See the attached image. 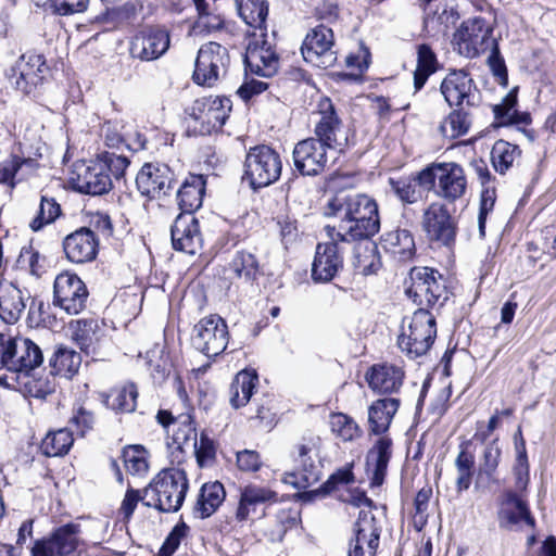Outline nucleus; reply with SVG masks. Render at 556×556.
I'll use <instances>...</instances> for the list:
<instances>
[{
  "label": "nucleus",
  "mask_w": 556,
  "mask_h": 556,
  "mask_svg": "<svg viewBox=\"0 0 556 556\" xmlns=\"http://www.w3.org/2000/svg\"><path fill=\"white\" fill-rule=\"evenodd\" d=\"M451 111L442 118L438 131L443 138L455 140L470 131L475 112L482 105V92L466 68H451L439 87Z\"/></svg>",
  "instance_id": "obj_1"
},
{
  "label": "nucleus",
  "mask_w": 556,
  "mask_h": 556,
  "mask_svg": "<svg viewBox=\"0 0 556 556\" xmlns=\"http://www.w3.org/2000/svg\"><path fill=\"white\" fill-rule=\"evenodd\" d=\"M324 214L339 219V240L368 241L380 230L378 203L365 193L336 194L326 203Z\"/></svg>",
  "instance_id": "obj_2"
},
{
  "label": "nucleus",
  "mask_w": 556,
  "mask_h": 556,
  "mask_svg": "<svg viewBox=\"0 0 556 556\" xmlns=\"http://www.w3.org/2000/svg\"><path fill=\"white\" fill-rule=\"evenodd\" d=\"M406 296L418 306L439 312L454 295L450 279L430 266H414L405 280Z\"/></svg>",
  "instance_id": "obj_3"
},
{
  "label": "nucleus",
  "mask_w": 556,
  "mask_h": 556,
  "mask_svg": "<svg viewBox=\"0 0 556 556\" xmlns=\"http://www.w3.org/2000/svg\"><path fill=\"white\" fill-rule=\"evenodd\" d=\"M188 491L189 479L184 468H163L144 486V494L149 495L144 506L163 514L177 513Z\"/></svg>",
  "instance_id": "obj_4"
},
{
  "label": "nucleus",
  "mask_w": 556,
  "mask_h": 556,
  "mask_svg": "<svg viewBox=\"0 0 556 556\" xmlns=\"http://www.w3.org/2000/svg\"><path fill=\"white\" fill-rule=\"evenodd\" d=\"M421 180L429 184V190L446 206L464 199L469 188L466 169L457 162L429 163L424 167Z\"/></svg>",
  "instance_id": "obj_5"
},
{
  "label": "nucleus",
  "mask_w": 556,
  "mask_h": 556,
  "mask_svg": "<svg viewBox=\"0 0 556 556\" xmlns=\"http://www.w3.org/2000/svg\"><path fill=\"white\" fill-rule=\"evenodd\" d=\"M282 166L281 154L271 146L260 143L247 151L241 179L250 189L258 191L280 179Z\"/></svg>",
  "instance_id": "obj_6"
},
{
  "label": "nucleus",
  "mask_w": 556,
  "mask_h": 556,
  "mask_svg": "<svg viewBox=\"0 0 556 556\" xmlns=\"http://www.w3.org/2000/svg\"><path fill=\"white\" fill-rule=\"evenodd\" d=\"M155 420L165 432L167 447L172 451V463L175 460L181 465L185 460V450L195 445L198 438L197 420L194 409L175 414L172 409L160 408Z\"/></svg>",
  "instance_id": "obj_7"
},
{
  "label": "nucleus",
  "mask_w": 556,
  "mask_h": 556,
  "mask_svg": "<svg viewBox=\"0 0 556 556\" xmlns=\"http://www.w3.org/2000/svg\"><path fill=\"white\" fill-rule=\"evenodd\" d=\"M315 117L312 138L330 150L344 153L349 148V127L341 111L328 96H323L312 113Z\"/></svg>",
  "instance_id": "obj_8"
},
{
  "label": "nucleus",
  "mask_w": 556,
  "mask_h": 556,
  "mask_svg": "<svg viewBox=\"0 0 556 556\" xmlns=\"http://www.w3.org/2000/svg\"><path fill=\"white\" fill-rule=\"evenodd\" d=\"M231 111L232 101L229 97L208 96L195 99L184 112L194 134L210 136L223 130Z\"/></svg>",
  "instance_id": "obj_9"
},
{
  "label": "nucleus",
  "mask_w": 556,
  "mask_h": 556,
  "mask_svg": "<svg viewBox=\"0 0 556 556\" xmlns=\"http://www.w3.org/2000/svg\"><path fill=\"white\" fill-rule=\"evenodd\" d=\"M437 338V318L427 308H417L407 328L402 327L397 336L396 345L409 359H417L426 355L432 348Z\"/></svg>",
  "instance_id": "obj_10"
},
{
  "label": "nucleus",
  "mask_w": 556,
  "mask_h": 556,
  "mask_svg": "<svg viewBox=\"0 0 556 556\" xmlns=\"http://www.w3.org/2000/svg\"><path fill=\"white\" fill-rule=\"evenodd\" d=\"M420 227L430 248L454 250L458 222L445 203L434 201L424 208Z\"/></svg>",
  "instance_id": "obj_11"
},
{
  "label": "nucleus",
  "mask_w": 556,
  "mask_h": 556,
  "mask_svg": "<svg viewBox=\"0 0 556 556\" xmlns=\"http://www.w3.org/2000/svg\"><path fill=\"white\" fill-rule=\"evenodd\" d=\"M321 444L323 440L318 434L313 431L305 432L291 452L295 468L285 472L281 481L296 490H305L318 481L319 471L312 453H318Z\"/></svg>",
  "instance_id": "obj_12"
},
{
  "label": "nucleus",
  "mask_w": 556,
  "mask_h": 556,
  "mask_svg": "<svg viewBox=\"0 0 556 556\" xmlns=\"http://www.w3.org/2000/svg\"><path fill=\"white\" fill-rule=\"evenodd\" d=\"M52 299L60 311L68 316H77L88 309L90 291L77 273L64 269L53 280Z\"/></svg>",
  "instance_id": "obj_13"
},
{
  "label": "nucleus",
  "mask_w": 556,
  "mask_h": 556,
  "mask_svg": "<svg viewBox=\"0 0 556 556\" xmlns=\"http://www.w3.org/2000/svg\"><path fill=\"white\" fill-rule=\"evenodd\" d=\"M81 526L70 521L54 527L47 536L35 540L30 556H79L85 546Z\"/></svg>",
  "instance_id": "obj_14"
},
{
  "label": "nucleus",
  "mask_w": 556,
  "mask_h": 556,
  "mask_svg": "<svg viewBox=\"0 0 556 556\" xmlns=\"http://www.w3.org/2000/svg\"><path fill=\"white\" fill-rule=\"evenodd\" d=\"M325 231L328 241L318 242L312 263L311 277L316 283L331 282L344 268V250L341 243H350L348 240L337 238V228L327 225Z\"/></svg>",
  "instance_id": "obj_15"
},
{
  "label": "nucleus",
  "mask_w": 556,
  "mask_h": 556,
  "mask_svg": "<svg viewBox=\"0 0 556 556\" xmlns=\"http://www.w3.org/2000/svg\"><path fill=\"white\" fill-rule=\"evenodd\" d=\"M229 339L227 321L216 313L200 318L191 332L192 346L207 357L223 354L228 346Z\"/></svg>",
  "instance_id": "obj_16"
},
{
  "label": "nucleus",
  "mask_w": 556,
  "mask_h": 556,
  "mask_svg": "<svg viewBox=\"0 0 556 556\" xmlns=\"http://www.w3.org/2000/svg\"><path fill=\"white\" fill-rule=\"evenodd\" d=\"M135 182L141 197L151 201L161 200L172 195L177 185V177L167 163L152 161L142 164Z\"/></svg>",
  "instance_id": "obj_17"
},
{
  "label": "nucleus",
  "mask_w": 556,
  "mask_h": 556,
  "mask_svg": "<svg viewBox=\"0 0 556 556\" xmlns=\"http://www.w3.org/2000/svg\"><path fill=\"white\" fill-rule=\"evenodd\" d=\"M170 35L165 26L146 24L139 26L128 40L131 59L150 62L160 59L169 49Z\"/></svg>",
  "instance_id": "obj_18"
},
{
  "label": "nucleus",
  "mask_w": 556,
  "mask_h": 556,
  "mask_svg": "<svg viewBox=\"0 0 556 556\" xmlns=\"http://www.w3.org/2000/svg\"><path fill=\"white\" fill-rule=\"evenodd\" d=\"M336 40L331 27L318 24L311 28L301 47L306 63L321 70L332 67L337 62V52L333 50Z\"/></svg>",
  "instance_id": "obj_19"
},
{
  "label": "nucleus",
  "mask_w": 556,
  "mask_h": 556,
  "mask_svg": "<svg viewBox=\"0 0 556 556\" xmlns=\"http://www.w3.org/2000/svg\"><path fill=\"white\" fill-rule=\"evenodd\" d=\"M228 63L227 48L215 41L202 45L194 63L193 83L205 88L215 87L219 80L220 71L225 70Z\"/></svg>",
  "instance_id": "obj_20"
},
{
  "label": "nucleus",
  "mask_w": 556,
  "mask_h": 556,
  "mask_svg": "<svg viewBox=\"0 0 556 556\" xmlns=\"http://www.w3.org/2000/svg\"><path fill=\"white\" fill-rule=\"evenodd\" d=\"M279 502V495L270 488L248 483L240 488L238 503L235 508V520L241 525H252L265 516L262 505H273Z\"/></svg>",
  "instance_id": "obj_21"
},
{
  "label": "nucleus",
  "mask_w": 556,
  "mask_h": 556,
  "mask_svg": "<svg viewBox=\"0 0 556 556\" xmlns=\"http://www.w3.org/2000/svg\"><path fill=\"white\" fill-rule=\"evenodd\" d=\"M382 528L371 510H361L353 525L348 544V556H376Z\"/></svg>",
  "instance_id": "obj_22"
},
{
  "label": "nucleus",
  "mask_w": 556,
  "mask_h": 556,
  "mask_svg": "<svg viewBox=\"0 0 556 556\" xmlns=\"http://www.w3.org/2000/svg\"><path fill=\"white\" fill-rule=\"evenodd\" d=\"M406 378L403 362L399 364L382 361L370 365L365 372V381L374 394L395 396L401 393Z\"/></svg>",
  "instance_id": "obj_23"
},
{
  "label": "nucleus",
  "mask_w": 556,
  "mask_h": 556,
  "mask_svg": "<svg viewBox=\"0 0 556 556\" xmlns=\"http://www.w3.org/2000/svg\"><path fill=\"white\" fill-rule=\"evenodd\" d=\"M492 34L493 28L488 21L482 16H475L464 21L455 36L460 52L467 58H477L496 45Z\"/></svg>",
  "instance_id": "obj_24"
},
{
  "label": "nucleus",
  "mask_w": 556,
  "mask_h": 556,
  "mask_svg": "<svg viewBox=\"0 0 556 556\" xmlns=\"http://www.w3.org/2000/svg\"><path fill=\"white\" fill-rule=\"evenodd\" d=\"M328 148L316 138L298 141L292 150L294 172L303 177H317L328 169Z\"/></svg>",
  "instance_id": "obj_25"
},
{
  "label": "nucleus",
  "mask_w": 556,
  "mask_h": 556,
  "mask_svg": "<svg viewBox=\"0 0 556 556\" xmlns=\"http://www.w3.org/2000/svg\"><path fill=\"white\" fill-rule=\"evenodd\" d=\"M62 251L71 264L92 263L99 255L100 239L90 227L81 226L63 238Z\"/></svg>",
  "instance_id": "obj_26"
},
{
  "label": "nucleus",
  "mask_w": 556,
  "mask_h": 556,
  "mask_svg": "<svg viewBox=\"0 0 556 556\" xmlns=\"http://www.w3.org/2000/svg\"><path fill=\"white\" fill-rule=\"evenodd\" d=\"M43 363V353L40 346L31 339L13 336L11 353L8 357L7 371L21 376L34 372Z\"/></svg>",
  "instance_id": "obj_27"
},
{
  "label": "nucleus",
  "mask_w": 556,
  "mask_h": 556,
  "mask_svg": "<svg viewBox=\"0 0 556 556\" xmlns=\"http://www.w3.org/2000/svg\"><path fill=\"white\" fill-rule=\"evenodd\" d=\"M470 166L481 186L479 195L478 227L480 236L484 237L488 216L493 212L497 200V179L491 173L488 163L481 157L472 159L470 161Z\"/></svg>",
  "instance_id": "obj_28"
},
{
  "label": "nucleus",
  "mask_w": 556,
  "mask_h": 556,
  "mask_svg": "<svg viewBox=\"0 0 556 556\" xmlns=\"http://www.w3.org/2000/svg\"><path fill=\"white\" fill-rule=\"evenodd\" d=\"M13 71L17 74L15 79L16 90L24 94H30L38 86L43 84L50 67L42 54L26 52L22 54Z\"/></svg>",
  "instance_id": "obj_29"
},
{
  "label": "nucleus",
  "mask_w": 556,
  "mask_h": 556,
  "mask_svg": "<svg viewBox=\"0 0 556 556\" xmlns=\"http://www.w3.org/2000/svg\"><path fill=\"white\" fill-rule=\"evenodd\" d=\"M172 247L175 251L194 255L201 248L199 219L194 214L179 213L170 227Z\"/></svg>",
  "instance_id": "obj_30"
},
{
  "label": "nucleus",
  "mask_w": 556,
  "mask_h": 556,
  "mask_svg": "<svg viewBox=\"0 0 556 556\" xmlns=\"http://www.w3.org/2000/svg\"><path fill=\"white\" fill-rule=\"evenodd\" d=\"M382 251L396 264H407L417 255L415 237L409 229L396 227L379 237Z\"/></svg>",
  "instance_id": "obj_31"
},
{
  "label": "nucleus",
  "mask_w": 556,
  "mask_h": 556,
  "mask_svg": "<svg viewBox=\"0 0 556 556\" xmlns=\"http://www.w3.org/2000/svg\"><path fill=\"white\" fill-rule=\"evenodd\" d=\"M402 401L397 396H381L370 403L367 409V432L369 437H391L388 434Z\"/></svg>",
  "instance_id": "obj_32"
},
{
  "label": "nucleus",
  "mask_w": 556,
  "mask_h": 556,
  "mask_svg": "<svg viewBox=\"0 0 556 556\" xmlns=\"http://www.w3.org/2000/svg\"><path fill=\"white\" fill-rule=\"evenodd\" d=\"M502 506H513L511 508H502L498 511V521L500 527L502 529H511L514 526H517L523 522L526 526L531 528L532 530L536 529V519L533 516L530 505L527 500H525L520 494L516 491L507 490L503 494Z\"/></svg>",
  "instance_id": "obj_33"
},
{
  "label": "nucleus",
  "mask_w": 556,
  "mask_h": 556,
  "mask_svg": "<svg viewBox=\"0 0 556 556\" xmlns=\"http://www.w3.org/2000/svg\"><path fill=\"white\" fill-rule=\"evenodd\" d=\"M393 455V439L377 437L366 455V470L371 472L369 485L381 486L384 483L388 466Z\"/></svg>",
  "instance_id": "obj_34"
},
{
  "label": "nucleus",
  "mask_w": 556,
  "mask_h": 556,
  "mask_svg": "<svg viewBox=\"0 0 556 556\" xmlns=\"http://www.w3.org/2000/svg\"><path fill=\"white\" fill-rule=\"evenodd\" d=\"M248 420L257 429L270 432L280 420L279 402L274 393L256 395L249 408Z\"/></svg>",
  "instance_id": "obj_35"
},
{
  "label": "nucleus",
  "mask_w": 556,
  "mask_h": 556,
  "mask_svg": "<svg viewBox=\"0 0 556 556\" xmlns=\"http://www.w3.org/2000/svg\"><path fill=\"white\" fill-rule=\"evenodd\" d=\"M207 177L189 173L176 191V203L180 213L194 214L202 207L206 192Z\"/></svg>",
  "instance_id": "obj_36"
},
{
  "label": "nucleus",
  "mask_w": 556,
  "mask_h": 556,
  "mask_svg": "<svg viewBox=\"0 0 556 556\" xmlns=\"http://www.w3.org/2000/svg\"><path fill=\"white\" fill-rule=\"evenodd\" d=\"M244 63L251 73L263 77L276 74L279 56L275 49L266 41L250 42L244 53Z\"/></svg>",
  "instance_id": "obj_37"
},
{
  "label": "nucleus",
  "mask_w": 556,
  "mask_h": 556,
  "mask_svg": "<svg viewBox=\"0 0 556 556\" xmlns=\"http://www.w3.org/2000/svg\"><path fill=\"white\" fill-rule=\"evenodd\" d=\"M226 496V489L220 481L204 482L200 486L195 501L192 504V516L200 520L208 519L223 506Z\"/></svg>",
  "instance_id": "obj_38"
},
{
  "label": "nucleus",
  "mask_w": 556,
  "mask_h": 556,
  "mask_svg": "<svg viewBox=\"0 0 556 556\" xmlns=\"http://www.w3.org/2000/svg\"><path fill=\"white\" fill-rule=\"evenodd\" d=\"M28 299L27 292L17 285L0 280V319L7 325H15L25 313Z\"/></svg>",
  "instance_id": "obj_39"
},
{
  "label": "nucleus",
  "mask_w": 556,
  "mask_h": 556,
  "mask_svg": "<svg viewBox=\"0 0 556 556\" xmlns=\"http://www.w3.org/2000/svg\"><path fill=\"white\" fill-rule=\"evenodd\" d=\"M139 388L131 380L115 384L102 395V403L115 415H127L136 412Z\"/></svg>",
  "instance_id": "obj_40"
},
{
  "label": "nucleus",
  "mask_w": 556,
  "mask_h": 556,
  "mask_svg": "<svg viewBox=\"0 0 556 556\" xmlns=\"http://www.w3.org/2000/svg\"><path fill=\"white\" fill-rule=\"evenodd\" d=\"M260 383V376L255 368H244L238 371L228 389L229 404L233 409L245 407L252 403L253 395H258L256 389Z\"/></svg>",
  "instance_id": "obj_41"
},
{
  "label": "nucleus",
  "mask_w": 556,
  "mask_h": 556,
  "mask_svg": "<svg viewBox=\"0 0 556 556\" xmlns=\"http://www.w3.org/2000/svg\"><path fill=\"white\" fill-rule=\"evenodd\" d=\"M229 269L233 278L251 288H257L260 279L265 276L264 265L257 255L245 249L235 253L229 263Z\"/></svg>",
  "instance_id": "obj_42"
},
{
  "label": "nucleus",
  "mask_w": 556,
  "mask_h": 556,
  "mask_svg": "<svg viewBox=\"0 0 556 556\" xmlns=\"http://www.w3.org/2000/svg\"><path fill=\"white\" fill-rule=\"evenodd\" d=\"M105 321L97 317L79 318L70 323L73 341L86 353L96 350L105 337Z\"/></svg>",
  "instance_id": "obj_43"
},
{
  "label": "nucleus",
  "mask_w": 556,
  "mask_h": 556,
  "mask_svg": "<svg viewBox=\"0 0 556 556\" xmlns=\"http://www.w3.org/2000/svg\"><path fill=\"white\" fill-rule=\"evenodd\" d=\"M58 309L53 299L49 302L38 296L31 298L26 317L27 326L34 329H62L65 320L59 316Z\"/></svg>",
  "instance_id": "obj_44"
},
{
  "label": "nucleus",
  "mask_w": 556,
  "mask_h": 556,
  "mask_svg": "<svg viewBox=\"0 0 556 556\" xmlns=\"http://www.w3.org/2000/svg\"><path fill=\"white\" fill-rule=\"evenodd\" d=\"M77 189L86 194L101 195L108 193L113 188V182L110 174L104 169V166L99 161L98 156L90 161V164L85 167L83 174L77 176Z\"/></svg>",
  "instance_id": "obj_45"
},
{
  "label": "nucleus",
  "mask_w": 556,
  "mask_h": 556,
  "mask_svg": "<svg viewBox=\"0 0 556 556\" xmlns=\"http://www.w3.org/2000/svg\"><path fill=\"white\" fill-rule=\"evenodd\" d=\"M418 8L428 23H437L450 28L460 18L459 5L456 0H417Z\"/></svg>",
  "instance_id": "obj_46"
},
{
  "label": "nucleus",
  "mask_w": 556,
  "mask_h": 556,
  "mask_svg": "<svg viewBox=\"0 0 556 556\" xmlns=\"http://www.w3.org/2000/svg\"><path fill=\"white\" fill-rule=\"evenodd\" d=\"M422 174L424 168L409 176L389 178L392 192L403 204H415L422 199L424 191H430L429 184L421 180Z\"/></svg>",
  "instance_id": "obj_47"
},
{
  "label": "nucleus",
  "mask_w": 556,
  "mask_h": 556,
  "mask_svg": "<svg viewBox=\"0 0 556 556\" xmlns=\"http://www.w3.org/2000/svg\"><path fill=\"white\" fill-rule=\"evenodd\" d=\"M81 361L80 353L65 344H58L49 357L50 375L72 378L78 372Z\"/></svg>",
  "instance_id": "obj_48"
},
{
  "label": "nucleus",
  "mask_w": 556,
  "mask_h": 556,
  "mask_svg": "<svg viewBox=\"0 0 556 556\" xmlns=\"http://www.w3.org/2000/svg\"><path fill=\"white\" fill-rule=\"evenodd\" d=\"M471 447V440H464L458 445L459 451L454 463L457 471L455 489L458 493L469 490L475 476L476 456Z\"/></svg>",
  "instance_id": "obj_49"
},
{
  "label": "nucleus",
  "mask_w": 556,
  "mask_h": 556,
  "mask_svg": "<svg viewBox=\"0 0 556 556\" xmlns=\"http://www.w3.org/2000/svg\"><path fill=\"white\" fill-rule=\"evenodd\" d=\"M63 215V208L54 197L40 193L39 202L28 222V227L33 232H39L54 224Z\"/></svg>",
  "instance_id": "obj_50"
},
{
  "label": "nucleus",
  "mask_w": 556,
  "mask_h": 556,
  "mask_svg": "<svg viewBox=\"0 0 556 556\" xmlns=\"http://www.w3.org/2000/svg\"><path fill=\"white\" fill-rule=\"evenodd\" d=\"M442 68L438 56L428 43L417 46V65L414 71V89L420 91L429 77Z\"/></svg>",
  "instance_id": "obj_51"
},
{
  "label": "nucleus",
  "mask_w": 556,
  "mask_h": 556,
  "mask_svg": "<svg viewBox=\"0 0 556 556\" xmlns=\"http://www.w3.org/2000/svg\"><path fill=\"white\" fill-rule=\"evenodd\" d=\"M74 432L67 427L49 430L40 442L39 448L46 457H64L74 445Z\"/></svg>",
  "instance_id": "obj_52"
},
{
  "label": "nucleus",
  "mask_w": 556,
  "mask_h": 556,
  "mask_svg": "<svg viewBox=\"0 0 556 556\" xmlns=\"http://www.w3.org/2000/svg\"><path fill=\"white\" fill-rule=\"evenodd\" d=\"M352 265L355 274L364 277L377 275L382 268V261L378 251V245L374 242H367L364 245H356L354 249Z\"/></svg>",
  "instance_id": "obj_53"
},
{
  "label": "nucleus",
  "mask_w": 556,
  "mask_h": 556,
  "mask_svg": "<svg viewBox=\"0 0 556 556\" xmlns=\"http://www.w3.org/2000/svg\"><path fill=\"white\" fill-rule=\"evenodd\" d=\"M522 155V150L518 144L511 143L504 139H498L492 146L490 160L494 170L498 175H506L516 161Z\"/></svg>",
  "instance_id": "obj_54"
},
{
  "label": "nucleus",
  "mask_w": 556,
  "mask_h": 556,
  "mask_svg": "<svg viewBox=\"0 0 556 556\" xmlns=\"http://www.w3.org/2000/svg\"><path fill=\"white\" fill-rule=\"evenodd\" d=\"M146 367L157 383L164 382L169 377L174 363L165 345L155 344L146 352Z\"/></svg>",
  "instance_id": "obj_55"
},
{
  "label": "nucleus",
  "mask_w": 556,
  "mask_h": 556,
  "mask_svg": "<svg viewBox=\"0 0 556 556\" xmlns=\"http://www.w3.org/2000/svg\"><path fill=\"white\" fill-rule=\"evenodd\" d=\"M236 4L239 16L248 26L262 31L267 30L269 14V2L267 0H238Z\"/></svg>",
  "instance_id": "obj_56"
},
{
  "label": "nucleus",
  "mask_w": 556,
  "mask_h": 556,
  "mask_svg": "<svg viewBox=\"0 0 556 556\" xmlns=\"http://www.w3.org/2000/svg\"><path fill=\"white\" fill-rule=\"evenodd\" d=\"M354 464L349 463L345 466L338 468L331 473L328 479L323 482L318 489L312 492L298 493L299 498H311L313 495H329L337 491L340 485L351 484L355 482V475L353 472Z\"/></svg>",
  "instance_id": "obj_57"
},
{
  "label": "nucleus",
  "mask_w": 556,
  "mask_h": 556,
  "mask_svg": "<svg viewBox=\"0 0 556 556\" xmlns=\"http://www.w3.org/2000/svg\"><path fill=\"white\" fill-rule=\"evenodd\" d=\"M329 427L331 433L342 442H352L363 435V430L356 420L342 412L329 414Z\"/></svg>",
  "instance_id": "obj_58"
},
{
  "label": "nucleus",
  "mask_w": 556,
  "mask_h": 556,
  "mask_svg": "<svg viewBox=\"0 0 556 556\" xmlns=\"http://www.w3.org/2000/svg\"><path fill=\"white\" fill-rule=\"evenodd\" d=\"M302 522L301 510L295 506L280 508L275 515V526L268 532L270 542H282L286 534Z\"/></svg>",
  "instance_id": "obj_59"
},
{
  "label": "nucleus",
  "mask_w": 556,
  "mask_h": 556,
  "mask_svg": "<svg viewBox=\"0 0 556 556\" xmlns=\"http://www.w3.org/2000/svg\"><path fill=\"white\" fill-rule=\"evenodd\" d=\"M97 422L98 418L92 409L85 404H75L67 424L74 435L84 439L94 431Z\"/></svg>",
  "instance_id": "obj_60"
},
{
  "label": "nucleus",
  "mask_w": 556,
  "mask_h": 556,
  "mask_svg": "<svg viewBox=\"0 0 556 556\" xmlns=\"http://www.w3.org/2000/svg\"><path fill=\"white\" fill-rule=\"evenodd\" d=\"M149 453L140 444L127 445L122 450V459L126 471L131 476L142 477L149 471Z\"/></svg>",
  "instance_id": "obj_61"
},
{
  "label": "nucleus",
  "mask_w": 556,
  "mask_h": 556,
  "mask_svg": "<svg viewBox=\"0 0 556 556\" xmlns=\"http://www.w3.org/2000/svg\"><path fill=\"white\" fill-rule=\"evenodd\" d=\"M191 535L190 526L180 516L177 523L166 535L163 544L159 548L156 556H174L180 544Z\"/></svg>",
  "instance_id": "obj_62"
},
{
  "label": "nucleus",
  "mask_w": 556,
  "mask_h": 556,
  "mask_svg": "<svg viewBox=\"0 0 556 556\" xmlns=\"http://www.w3.org/2000/svg\"><path fill=\"white\" fill-rule=\"evenodd\" d=\"M502 451L500 447L486 446L483 451L482 462L479 467V477L490 484H500L497 469L501 463Z\"/></svg>",
  "instance_id": "obj_63"
},
{
  "label": "nucleus",
  "mask_w": 556,
  "mask_h": 556,
  "mask_svg": "<svg viewBox=\"0 0 556 556\" xmlns=\"http://www.w3.org/2000/svg\"><path fill=\"white\" fill-rule=\"evenodd\" d=\"M518 92L519 87L516 86L507 92L500 103L492 105L494 125L496 127H506L511 113L518 106Z\"/></svg>",
  "instance_id": "obj_64"
}]
</instances>
